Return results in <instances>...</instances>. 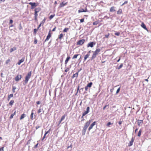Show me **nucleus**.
<instances>
[{"instance_id": "34", "label": "nucleus", "mask_w": 151, "mask_h": 151, "mask_svg": "<svg viewBox=\"0 0 151 151\" xmlns=\"http://www.w3.org/2000/svg\"><path fill=\"white\" fill-rule=\"evenodd\" d=\"M63 35L61 33V34L59 36V37H58V38L59 39H61L62 37H63Z\"/></svg>"}, {"instance_id": "2", "label": "nucleus", "mask_w": 151, "mask_h": 151, "mask_svg": "<svg viewBox=\"0 0 151 151\" xmlns=\"http://www.w3.org/2000/svg\"><path fill=\"white\" fill-rule=\"evenodd\" d=\"M31 74V71L30 72L28 73L27 75L26 76L24 81L25 83L26 84L27 83L29 80L30 78Z\"/></svg>"}, {"instance_id": "9", "label": "nucleus", "mask_w": 151, "mask_h": 151, "mask_svg": "<svg viewBox=\"0 0 151 151\" xmlns=\"http://www.w3.org/2000/svg\"><path fill=\"white\" fill-rule=\"evenodd\" d=\"M51 31L50 30L48 34L47 37L46 38V39L45 40V42H46V41H47L51 37Z\"/></svg>"}, {"instance_id": "63", "label": "nucleus", "mask_w": 151, "mask_h": 151, "mask_svg": "<svg viewBox=\"0 0 151 151\" xmlns=\"http://www.w3.org/2000/svg\"><path fill=\"white\" fill-rule=\"evenodd\" d=\"M56 29V27H54V28L52 29V31H55V30Z\"/></svg>"}, {"instance_id": "27", "label": "nucleus", "mask_w": 151, "mask_h": 151, "mask_svg": "<svg viewBox=\"0 0 151 151\" xmlns=\"http://www.w3.org/2000/svg\"><path fill=\"white\" fill-rule=\"evenodd\" d=\"M46 20V18L45 17L43 19V20L40 23V24H41L42 25V26H43L44 25V24L45 23V21Z\"/></svg>"}, {"instance_id": "46", "label": "nucleus", "mask_w": 151, "mask_h": 151, "mask_svg": "<svg viewBox=\"0 0 151 151\" xmlns=\"http://www.w3.org/2000/svg\"><path fill=\"white\" fill-rule=\"evenodd\" d=\"M114 34L115 35L118 36L119 35L120 33L119 32H117L115 33Z\"/></svg>"}, {"instance_id": "11", "label": "nucleus", "mask_w": 151, "mask_h": 151, "mask_svg": "<svg viewBox=\"0 0 151 151\" xmlns=\"http://www.w3.org/2000/svg\"><path fill=\"white\" fill-rule=\"evenodd\" d=\"M134 138L132 137L131 139V140L129 142L128 146L129 147H130L132 145L133 143L134 142Z\"/></svg>"}, {"instance_id": "59", "label": "nucleus", "mask_w": 151, "mask_h": 151, "mask_svg": "<svg viewBox=\"0 0 151 151\" xmlns=\"http://www.w3.org/2000/svg\"><path fill=\"white\" fill-rule=\"evenodd\" d=\"M13 22V21L12 19H10L9 21V24H12Z\"/></svg>"}, {"instance_id": "56", "label": "nucleus", "mask_w": 151, "mask_h": 151, "mask_svg": "<svg viewBox=\"0 0 151 151\" xmlns=\"http://www.w3.org/2000/svg\"><path fill=\"white\" fill-rule=\"evenodd\" d=\"M41 112V109H39L38 111H37V112L38 114L40 113Z\"/></svg>"}, {"instance_id": "61", "label": "nucleus", "mask_w": 151, "mask_h": 151, "mask_svg": "<svg viewBox=\"0 0 151 151\" xmlns=\"http://www.w3.org/2000/svg\"><path fill=\"white\" fill-rule=\"evenodd\" d=\"M34 15H35V17H37V16H38V14H37V13H35Z\"/></svg>"}, {"instance_id": "41", "label": "nucleus", "mask_w": 151, "mask_h": 151, "mask_svg": "<svg viewBox=\"0 0 151 151\" xmlns=\"http://www.w3.org/2000/svg\"><path fill=\"white\" fill-rule=\"evenodd\" d=\"M11 61L10 59H8L5 62V63L6 64H7L8 63H9V62H10Z\"/></svg>"}, {"instance_id": "50", "label": "nucleus", "mask_w": 151, "mask_h": 151, "mask_svg": "<svg viewBox=\"0 0 151 151\" xmlns=\"http://www.w3.org/2000/svg\"><path fill=\"white\" fill-rule=\"evenodd\" d=\"M37 43V40L36 39L34 40V43L35 44H36Z\"/></svg>"}, {"instance_id": "13", "label": "nucleus", "mask_w": 151, "mask_h": 151, "mask_svg": "<svg viewBox=\"0 0 151 151\" xmlns=\"http://www.w3.org/2000/svg\"><path fill=\"white\" fill-rule=\"evenodd\" d=\"M138 125L139 126H140L142 125L143 124V121L142 120H138L137 121Z\"/></svg>"}, {"instance_id": "47", "label": "nucleus", "mask_w": 151, "mask_h": 151, "mask_svg": "<svg viewBox=\"0 0 151 151\" xmlns=\"http://www.w3.org/2000/svg\"><path fill=\"white\" fill-rule=\"evenodd\" d=\"M22 29V27L21 25V24H20L19 25V30H21Z\"/></svg>"}, {"instance_id": "19", "label": "nucleus", "mask_w": 151, "mask_h": 151, "mask_svg": "<svg viewBox=\"0 0 151 151\" xmlns=\"http://www.w3.org/2000/svg\"><path fill=\"white\" fill-rule=\"evenodd\" d=\"M141 26L144 29H145V30H147V28H146L145 25L144 23V22H142V23Z\"/></svg>"}, {"instance_id": "10", "label": "nucleus", "mask_w": 151, "mask_h": 151, "mask_svg": "<svg viewBox=\"0 0 151 151\" xmlns=\"http://www.w3.org/2000/svg\"><path fill=\"white\" fill-rule=\"evenodd\" d=\"M68 4V2H65V1H63L62 3L60 4L59 7L60 8L62 7L65 6L66 5Z\"/></svg>"}, {"instance_id": "43", "label": "nucleus", "mask_w": 151, "mask_h": 151, "mask_svg": "<svg viewBox=\"0 0 151 151\" xmlns=\"http://www.w3.org/2000/svg\"><path fill=\"white\" fill-rule=\"evenodd\" d=\"M98 23H99L97 21H95L93 22V25H97V24H98Z\"/></svg>"}, {"instance_id": "52", "label": "nucleus", "mask_w": 151, "mask_h": 151, "mask_svg": "<svg viewBox=\"0 0 151 151\" xmlns=\"http://www.w3.org/2000/svg\"><path fill=\"white\" fill-rule=\"evenodd\" d=\"M128 2L127 1H125L121 5L122 6L124 5V4H127Z\"/></svg>"}, {"instance_id": "28", "label": "nucleus", "mask_w": 151, "mask_h": 151, "mask_svg": "<svg viewBox=\"0 0 151 151\" xmlns=\"http://www.w3.org/2000/svg\"><path fill=\"white\" fill-rule=\"evenodd\" d=\"M16 111H14V112L13 114H12L9 117L10 119H12L13 118V116L16 114Z\"/></svg>"}, {"instance_id": "21", "label": "nucleus", "mask_w": 151, "mask_h": 151, "mask_svg": "<svg viewBox=\"0 0 151 151\" xmlns=\"http://www.w3.org/2000/svg\"><path fill=\"white\" fill-rule=\"evenodd\" d=\"M90 55L89 54H86L84 57V61H86V60L89 57V56H90Z\"/></svg>"}, {"instance_id": "48", "label": "nucleus", "mask_w": 151, "mask_h": 151, "mask_svg": "<svg viewBox=\"0 0 151 151\" xmlns=\"http://www.w3.org/2000/svg\"><path fill=\"white\" fill-rule=\"evenodd\" d=\"M88 113L86 111H85L84 112H83V116H85L86 114H87Z\"/></svg>"}, {"instance_id": "15", "label": "nucleus", "mask_w": 151, "mask_h": 151, "mask_svg": "<svg viewBox=\"0 0 151 151\" xmlns=\"http://www.w3.org/2000/svg\"><path fill=\"white\" fill-rule=\"evenodd\" d=\"M65 114H64V115L62 116L59 122V124H60L62 122V121L65 119Z\"/></svg>"}, {"instance_id": "4", "label": "nucleus", "mask_w": 151, "mask_h": 151, "mask_svg": "<svg viewBox=\"0 0 151 151\" xmlns=\"http://www.w3.org/2000/svg\"><path fill=\"white\" fill-rule=\"evenodd\" d=\"M95 44L96 42H90L87 45V47H90L92 48L93 47L94 45H95Z\"/></svg>"}, {"instance_id": "16", "label": "nucleus", "mask_w": 151, "mask_h": 151, "mask_svg": "<svg viewBox=\"0 0 151 151\" xmlns=\"http://www.w3.org/2000/svg\"><path fill=\"white\" fill-rule=\"evenodd\" d=\"M70 58V56H68L66 58L65 62V65H66L67 63H68V61L69 60Z\"/></svg>"}, {"instance_id": "8", "label": "nucleus", "mask_w": 151, "mask_h": 151, "mask_svg": "<svg viewBox=\"0 0 151 151\" xmlns=\"http://www.w3.org/2000/svg\"><path fill=\"white\" fill-rule=\"evenodd\" d=\"M91 122V120H90L88 121H87L84 127L87 129L89 125L90 124V123Z\"/></svg>"}, {"instance_id": "33", "label": "nucleus", "mask_w": 151, "mask_h": 151, "mask_svg": "<svg viewBox=\"0 0 151 151\" xmlns=\"http://www.w3.org/2000/svg\"><path fill=\"white\" fill-rule=\"evenodd\" d=\"M79 55V54H76V55H75L73 56V57L72 58V59H75V58H77V57Z\"/></svg>"}, {"instance_id": "30", "label": "nucleus", "mask_w": 151, "mask_h": 151, "mask_svg": "<svg viewBox=\"0 0 151 151\" xmlns=\"http://www.w3.org/2000/svg\"><path fill=\"white\" fill-rule=\"evenodd\" d=\"M50 130L51 129H50L48 131L45 132L44 134V135L43 137V139H44L45 137V136L46 135L50 132Z\"/></svg>"}, {"instance_id": "57", "label": "nucleus", "mask_w": 151, "mask_h": 151, "mask_svg": "<svg viewBox=\"0 0 151 151\" xmlns=\"http://www.w3.org/2000/svg\"><path fill=\"white\" fill-rule=\"evenodd\" d=\"M42 26V25L41 24H40L37 27V29H39V28H40V27Z\"/></svg>"}, {"instance_id": "6", "label": "nucleus", "mask_w": 151, "mask_h": 151, "mask_svg": "<svg viewBox=\"0 0 151 151\" xmlns=\"http://www.w3.org/2000/svg\"><path fill=\"white\" fill-rule=\"evenodd\" d=\"M22 78V76L21 75H18L15 78V80L16 81L18 82L21 80Z\"/></svg>"}, {"instance_id": "60", "label": "nucleus", "mask_w": 151, "mask_h": 151, "mask_svg": "<svg viewBox=\"0 0 151 151\" xmlns=\"http://www.w3.org/2000/svg\"><path fill=\"white\" fill-rule=\"evenodd\" d=\"M122 121H119V122H118L119 124L120 125H121V124H122Z\"/></svg>"}, {"instance_id": "64", "label": "nucleus", "mask_w": 151, "mask_h": 151, "mask_svg": "<svg viewBox=\"0 0 151 151\" xmlns=\"http://www.w3.org/2000/svg\"><path fill=\"white\" fill-rule=\"evenodd\" d=\"M36 103L37 104H40V101H37V102H36Z\"/></svg>"}, {"instance_id": "38", "label": "nucleus", "mask_w": 151, "mask_h": 151, "mask_svg": "<svg viewBox=\"0 0 151 151\" xmlns=\"http://www.w3.org/2000/svg\"><path fill=\"white\" fill-rule=\"evenodd\" d=\"M68 30H69L68 28H65L63 30V32H67Z\"/></svg>"}, {"instance_id": "12", "label": "nucleus", "mask_w": 151, "mask_h": 151, "mask_svg": "<svg viewBox=\"0 0 151 151\" xmlns=\"http://www.w3.org/2000/svg\"><path fill=\"white\" fill-rule=\"evenodd\" d=\"M96 121H95V122H93L91 125L88 128V130L89 131L96 124Z\"/></svg>"}, {"instance_id": "42", "label": "nucleus", "mask_w": 151, "mask_h": 151, "mask_svg": "<svg viewBox=\"0 0 151 151\" xmlns=\"http://www.w3.org/2000/svg\"><path fill=\"white\" fill-rule=\"evenodd\" d=\"M111 124H112L113 123H111L110 122H109L106 125L107 126L109 127L110 125Z\"/></svg>"}, {"instance_id": "51", "label": "nucleus", "mask_w": 151, "mask_h": 151, "mask_svg": "<svg viewBox=\"0 0 151 151\" xmlns=\"http://www.w3.org/2000/svg\"><path fill=\"white\" fill-rule=\"evenodd\" d=\"M84 18L81 19L80 20L81 22V23L83 22H84Z\"/></svg>"}, {"instance_id": "54", "label": "nucleus", "mask_w": 151, "mask_h": 151, "mask_svg": "<svg viewBox=\"0 0 151 151\" xmlns=\"http://www.w3.org/2000/svg\"><path fill=\"white\" fill-rule=\"evenodd\" d=\"M69 147H71V148H72V144H71L70 146H68L67 149H68Z\"/></svg>"}, {"instance_id": "45", "label": "nucleus", "mask_w": 151, "mask_h": 151, "mask_svg": "<svg viewBox=\"0 0 151 151\" xmlns=\"http://www.w3.org/2000/svg\"><path fill=\"white\" fill-rule=\"evenodd\" d=\"M90 108L89 107H88L86 108V111L88 113L89 112V111Z\"/></svg>"}, {"instance_id": "25", "label": "nucleus", "mask_w": 151, "mask_h": 151, "mask_svg": "<svg viewBox=\"0 0 151 151\" xmlns=\"http://www.w3.org/2000/svg\"><path fill=\"white\" fill-rule=\"evenodd\" d=\"M13 95L12 94H10L7 97V100L8 101H9L11 98L12 97H13Z\"/></svg>"}, {"instance_id": "58", "label": "nucleus", "mask_w": 151, "mask_h": 151, "mask_svg": "<svg viewBox=\"0 0 151 151\" xmlns=\"http://www.w3.org/2000/svg\"><path fill=\"white\" fill-rule=\"evenodd\" d=\"M40 127V126H37L35 127V129H38Z\"/></svg>"}, {"instance_id": "17", "label": "nucleus", "mask_w": 151, "mask_h": 151, "mask_svg": "<svg viewBox=\"0 0 151 151\" xmlns=\"http://www.w3.org/2000/svg\"><path fill=\"white\" fill-rule=\"evenodd\" d=\"M115 7L114 6H112L110 9V12H114L115 11Z\"/></svg>"}, {"instance_id": "14", "label": "nucleus", "mask_w": 151, "mask_h": 151, "mask_svg": "<svg viewBox=\"0 0 151 151\" xmlns=\"http://www.w3.org/2000/svg\"><path fill=\"white\" fill-rule=\"evenodd\" d=\"M87 12V10L86 8L85 9H81L80 10H78V12L79 13L81 12Z\"/></svg>"}, {"instance_id": "55", "label": "nucleus", "mask_w": 151, "mask_h": 151, "mask_svg": "<svg viewBox=\"0 0 151 151\" xmlns=\"http://www.w3.org/2000/svg\"><path fill=\"white\" fill-rule=\"evenodd\" d=\"M4 147H2L0 148V151H4Z\"/></svg>"}, {"instance_id": "36", "label": "nucleus", "mask_w": 151, "mask_h": 151, "mask_svg": "<svg viewBox=\"0 0 151 151\" xmlns=\"http://www.w3.org/2000/svg\"><path fill=\"white\" fill-rule=\"evenodd\" d=\"M35 10L38 11L39 12L40 11L41 8L40 7H38L36 8Z\"/></svg>"}, {"instance_id": "1", "label": "nucleus", "mask_w": 151, "mask_h": 151, "mask_svg": "<svg viewBox=\"0 0 151 151\" xmlns=\"http://www.w3.org/2000/svg\"><path fill=\"white\" fill-rule=\"evenodd\" d=\"M100 51L101 50L100 49L98 48L96 49L95 51L93 52L92 55L91 57V60L95 59L97 55L99 53Z\"/></svg>"}, {"instance_id": "7", "label": "nucleus", "mask_w": 151, "mask_h": 151, "mask_svg": "<svg viewBox=\"0 0 151 151\" xmlns=\"http://www.w3.org/2000/svg\"><path fill=\"white\" fill-rule=\"evenodd\" d=\"M29 4L31 5L32 9L34 8V7L38 5V3H36L30 2Z\"/></svg>"}, {"instance_id": "23", "label": "nucleus", "mask_w": 151, "mask_h": 151, "mask_svg": "<svg viewBox=\"0 0 151 151\" xmlns=\"http://www.w3.org/2000/svg\"><path fill=\"white\" fill-rule=\"evenodd\" d=\"M87 128H85L83 127V129L82 130V134L83 135H84L86 133V131L87 129Z\"/></svg>"}, {"instance_id": "62", "label": "nucleus", "mask_w": 151, "mask_h": 151, "mask_svg": "<svg viewBox=\"0 0 151 151\" xmlns=\"http://www.w3.org/2000/svg\"><path fill=\"white\" fill-rule=\"evenodd\" d=\"M107 105H105L103 108V109L104 110L107 107Z\"/></svg>"}, {"instance_id": "49", "label": "nucleus", "mask_w": 151, "mask_h": 151, "mask_svg": "<svg viewBox=\"0 0 151 151\" xmlns=\"http://www.w3.org/2000/svg\"><path fill=\"white\" fill-rule=\"evenodd\" d=\"M69 70V68H66V69L65 70V71L66 72H67Z\"/></svg>"}, {"instance_id": "37", "label": "nucleus", "mask_w": 151, "mask_h": 151, "mask_svg": "<svg viewBox=\"0 0 151 151\" xmlns=\"http://www.w3.org/2000/svg\"><path fill=\"white\" fill-rule=\"evenodd\" d=\"M55 16V14H52V15H51L49 17L50 19V20L52 18H53V17Z\"/></svg>"}, {"instance_id": "26", "label": "nucleus", "mask_w": 151, "mask_h": 151, "mask_svg": "<svg viewBox=\"0 0 151 151\" xmlns=\"http://www.w3.org/2000/svg\"><path fill=\"white\" fill-rule=\"evenodd\" d=\"M79 72V71H78V72H77L76 73L74 74L73 76L72 77V78H74V77L77 78L78 77V76Z\"/></svg>"}, {"instance_id": "3", "label": "nucleus", "mask_w": 151, "mask_h": 151, "mask_svg": "<svg viewBox=\"0 0 151 151\" xmlns=\"http://www.w3.org/2000/svg\"><path fill=\"white\" fill-rule=\"evenodd\" d=\"M85 41V40L83 39L80 40H79L76 43L77 45H83Z\"/></svg>"}, {"instance_id": "44", "label": "nucleus", "mask_w": 151, "mask_h": 151, "mask_svg": "<svg viewBox=\"0 0 151 151\" xmlns=\"http://www.w3.org/2000/svg\"><path fill=\"white\" fill-rule=\"evenodd\" d=\"M110 34L109 33H108L107 35H105V37L106 38H108Z\"/></svg>"}, {"instance_id": "32", "label": "nucleus", "mask_w": 151, "mask_h": 151, "mask_svg": "<svg viewBox=\"0 0 151 151\" xmlns=\"http://www.w3.org/2000/svg\"><path fill=\"white\" fill-rule=\"evenodd\" d=\"M33 111V110H32V112H31V115H30V117H31V119L32 120L33 119V114H34V113L33 112H32Z\"/></svg>"}, {"instance_id": "18", "label": "nucleus", "mask_w": 151, "mask_h": 151, "mask_svg": "<svg viewBox=\"0 0 151 151\" xmlns=\"http://www.w3.org/2000/svg\"><path fill=\"white\" fill-rule=\"evenodd\" d=\"M24 60V58H22L21 59L19 60V61L17 63V64L18 65H20L21 63L23 62Z\"/></svg>"}, {"instance_id": "53", "label": "nucleus", "mask_w": 151, "mask_h": 151, "mask_svg": "<svg viewBox=\"0 0 151 151\" xmlns=\"http://www.w3.org/2000/svg\"><path fill=\"white\" fill-rule=\"evenodd\" d=\"M120 90V88H119L117 89V90L116 91V93H118L119 91Z\"/></svg>"}, {"instance_id": "22", "label": "nucleus", "mask_w": 151, "mask_h": 151, "mask_svg": "<svg viewBox=\"0 0 151 151\" xmlns=\"http://www.w3.org/2000/svg\"><path fill=\"white\" fill-rule=\"evenodd\" d=\"M16 49L17 48L15 47H14L13 48H12L10 49V52H12L16 50Z\"/></svg>"}, {"instance_id": "35", "label": "nucleus", "mask_w": 151, "mask_h": 151, "mask_svg": "<svg viewBox=\"0 0 151 151\" xmlns=\"http://www.w3.org/2000/svg\"><path fill=\"white\" fill-rule=\"evenodd\" d=\"M123 66V63H121L120 65H119V66L117 68V69H120V68H121Z\"/></svg>"}, {"instance_id": "39", "label": "nucleus", "mask_w": 151, "mask_h": 151, "mask_svg": "<svg viewBox=\"0 0 151 151\" xmlns=\"http://www.w3.org/2000/svg\"><path fill=\"white\" fill-rule=\"evenodd\" d=\"M16 89V88L14 86H12V91L13 93L15 92V90Z\"/></svg>"}, {"instance_id": "24", "label": "nucleus", "mask_w": 151, "mask_h": 151, "mask_svg": "<svg viewBox=\"0 0 151 151\" xmlns=\"http://www.w3.org/2000/svg\"><path fill=\"white\" fill-rule=\"evenodd\" d=\"M122 13V10L121 9H119L117 12L118 14H120Z\"/></svg>"}, {"instance_id": "40", "label": "nucleus", "mask_w": 151, "mask_h": 151, "mask_svg": "<svg viewBox=\"0 0 151 151\" xmlns=\"http://www.w3.org/2000/svg\"><path fill=\"white\" fill-rule=\"evenodd\" d=\"M38 29H34V33L35 34H36L37 33V32Z\"/></svg>"}, {"instance_id": "31", "label": "nucleus", "mask_w": 151, "mask_h": 151, "mask_svg": "<svg viewBox=\"0 0 151 151\" xmlns=\"http://www.w3.org/2000/svg\"><path fill=\"white\" fill-rule=\"evenodd\" d=\"M142 132V129H140L139 130L138 133V134H137L138 136L139 137L141 136V134Z\"/></svg>"}, {"instance_id": "5", "label": "nucleus", "mask_w": 151, "mask_h": 151, "mask_svg": "<svg viewBox=\"0 0 151 151\" xmlns=\"http://www.w3.org/2000/svg\"><path fill=\"white\" fill-rule=\"evenodd\" d=\"M92 84L93 83L92 82H91L88 83L85 88V90L87 91L88 90V88H90L91 87Z\"/></svg>"}, {"instance_id": "29", "label": "nucleus", "mask_w": 151, "mask_h": 151, "mask_svg": "<svg viewBox=\"0 0 151 151\" xmlns=\"http://www.w3.org/2000/svg\"><path fill=\"white\" fill-rule=\"evenodd\" d=\"M14 103V101L13 100H11L9 102V105L11 106H12L13 103Z\"/></svg>"}, {"instance_id": "20", "label": "nucleus", "mask_w": 151, "mask_h": 151, "mask_svg": "<svg viewBox=\"0 0 151 151\" xmlns=\"http://www.w3.org/2000/svg\"><path fill=\"white\" fill-rule=\"evenodd\" d=\"M26 116V115L24 113L23 114L21 115L19 119L20 120H22L23 118H24V117H25Z\"/></svg>"}]
</instances>
